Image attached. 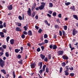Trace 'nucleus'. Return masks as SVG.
<instances>
[{
    "instance_id": "nucleus-54",
    "label": "nucleus",
    "mask_w": 78,
    "mask_h": 78,
    "mask_svg": "<svg viewBox=\"0 0 78 78\" xmlns=\"http://www.w3.org/2000/svg\"><path fill=\"white\" fill-rule=\"evenodd\" d=\"M48 13H49V14H52V12H52V11H51V10H49L48 12Z\"/></svg>"
},
{
    "instance_id": "nucleus-60",
    "label": "nucleus",
    "mask_w": 78,
    "mask_h": 78,
    "mask_svg": "<svg viewBox=\"0 0 78 78\" xmlns=\"http://www.w3.org/2000/svg\"><path fill=\"white\" fill-rule=\"evenodd\" d=\"M32 16L33 17H34V16H35V15H36V13H34V12H33L32 13Z\"/></svg>"
},
{
    "instance_id": "nucleus-30",
    "label": "nucleus",
    "mask_w": 78,
    "mask_h": 78,
    "mask_svg": "<svg viewBox=\"0 0 78 78\" xmlns=\"http://www.w3.org/2000/svg\"><path fill=\"white\" fill-rule=\"evenodd\" d=\"M65 5H66V6H69V5H70V2H68L67 3H65Z\"/></svg>"
},
{
    "instance_id": "nucleus-59",
    "label": "nucleus",
    "mask_w": 78,
    "mask_h": 78,
    "mask_svg": "<svg viewBox=\"0 0 78 78\" xmlns=\"http://www.w3.org/2000/svg\"><path fill=\"white\" fill-rule=\"evenodd\" d=\"M35 28L36 29H37V30H39V27H38V26H35Z\"/></svg>"
},
{
    "instance_id": "nucleus-9",
    "label": "nucleus",
    "mask_w": 78,
    "mask_h": 78,
    "mask_svg": "<svg viewBox=\"0 0 78 78\" xmlns=\"http://www.w3.org/2000/svg\"><path fill=\"white\" fill-rule=\"evenodd\" d=\"M15 30L16 31H22V30L20 29V28L19 27H16Z\"/></svg>"
},
{
    "instance_id": "nucleus-62",
    "label": "nucleus",
    "mask_w": 78,
    "mask_h": 78,
    "mask_svg": "<svg viewBox=\"0 0 78 78\" xmlns=\"http://www.w3.org/2000/svg\"><path fill=\"white\" fill-rule=\"evenodd\" d=\"M42 72H43L42 69H41L39 71V72L40 73H42Z\"/></svg>"
},
{
    "instance_id": "nucleus-23",
    "label": "nucleus",
    "mask_w": 78,
    "mask_h": 78,
    "mask_svg": "<svg viewBox=\"0 0 78 78\" xmlns=\"http://www.w3.org/2000/svg\"><path fill=\"white\" fill-rule=\"evenodd\" d=\"M68 71H65L64 73H65V75L66 76L69 75V73L67 72Z\"/></svg>"
},
{
    "instance_id": "nucleus-57",
    "label": "nucleus",
    "mask_w": 78,
    "mask_h": 78,
    "mask_svg": "<svg viewBox=\"0 0 78 78\" xmlns=\"http://www.w3.org/2000/svg\"><path fill=\"white\" fill-rule=\"evenodd\" d=\"M58 16L59 18H61V14L60 13L58 14Z\"/></svg>"
},
{
    "instance_id": "nucleus-28",
    "label": "nucleus",
    "mask_w": 78,
    "mask_h": 78,
    "mask_svg": "<svg viewBox=\"0 0 78 78\" xmlns=\"http://www.w3.org/2000/svg\"><path fill=\"white\" fill-rule=\"evenodd\" d=\"M69 66H66V70L65 71H69Z\"/></svg>"
},
{
    "instance_id": "nucleus-36",
    "label": "nucleus",
    "mask_w": 78,
    "mask_h": 78,
    "mask_svg": "<svg viewBox=\"0 0 78 78\" xmlns=\"http://www.w3.org/2000/svg\"><path fill=\"white\" fill-rule=\"evenodd\" d=\"M63 28L65 30H67V26H63Z\"/></svg>"
},
{
    "instance_id": "nucleus-27",
    "label": "nucleus",
    "mask_w": 78,
    "mask_h": 78,
    "mask_svg": "<svg viewBox=\"0 0 78 78\" xmlns=\"http://www.w3.org/2000/svg\"><path fill=\"white\" fill-rule=\"evenodd\" d=\"M16 25H17L18 27H21V25H22L21 23H17Z\"/></svg>"
},
{
    "instance_id": "nucleus-5",
    "label": "nucleus",
    "mask_w": 78,
    "mask_h": 78,
    "mask_svg": "<svg viewBox=\"0 0 78 78\" xmlns=\"http://www.w3.org/2000/svg\"><path fill=\"white\" fill-rule=\"evenodd\" d=\"M8 10H12V5H10L9 6L7 7Z\"/></svg>"
},
{
    "instance_id": "nucleus-35",
    "label": "nucleus",
    "mask_w": 78,
    "mask_h": 78,
    "mask_svg": "<svg viewBox=\"0 0 78 78\" xmlns=\"http://www.w3.org/2000/svg\"><path fill=\"white\" fill-rule=\"evenodd\" d=\"M12 73H13V78H16V75H15V72H14V71H13Z\"/></svg>"
},
{
    "instance_id": "nucleus-7",
    "label": "nucleus",
    "mask_w": 78,
    "mask_h": 78,
    "mask_svg": "<svg viewBox=\"0 0 78 78\" xmlns=\"http://www.w3.org/2000/svg\"><path fill=\"white\" fill-rule=\"evenodd\" d=\"M38 66H40V69H42V62L39 63Z\"/></svg>"
},
{
    "instance_id": "nucleus-16",
    "label": "nucleus",
    "mask_w": 78,
    "mask_h": 78,
    "mask_svg": "<svg viewBox=\"0 0 78 78\" xmlns=\"http://www.w3.org/2000/svg\"><path fill=\"white\" fill-rule=\"evenodd\" d=\"M73 17L74 19H76V20H78V16L76 15H73Z\"/></svg>"
},
{
    "instance_id": "nucleus-24",
    "label": "nucleus",
    "mask_w": 78,
    "mask_h": 78,
    "mask_svg": "<svg viewBox=\"0 0 78 78\" xmlns=\"http://www.w3.org/2000/svg\"><path fill=\"white\" fill-rule=\"evenodd\" d=\"M66 63H65V62H63L62 63V67H65V66H66Z\"/></svg>"
},
{
    "instance_id": "nucleus-52",
    "label": "nucleus",
    "mask_w": 78,
    "mask_h": 78,
    "mask_svg": "<svg viewBox=\"0 0 78 78\" xmlns=\"http://www.w3.org/2000/svg\"><path fill=\"white\" fill-rule=\"evenodd\" d=\"M42 29H40L38 30V33H41L42 32Z\"/></svg>"
},
{
    "instance_id": "nucleus-18",
    "label": "nucleus",
    "mask_w": 78,
    "mask_h": 78,
    "mask_svg": "<svg viewBox=\"0 0 78 78\" xmlns=\"http://www.w3.org/2000/svg\"><path fill=\"white\" fill-rule=\"evenodd\" d=\"M49 8H52L53 6V4L51 3H49Z\"/></svg>"
},
{
    "instance_id": "nucleus-13",
    "label": "nucleus",
    "mask_w": 78,
    "mask_h": 78,
    "mask_svg": "<svg viewBox=\"0 0 78 78\" xmlns=\"http://www.w3.org/2000/svg\"><path fill=\"white\" fill-rule=\"evenodd\" d=\"M1 72H2V73H3L4 75L6 74V71H5V69H2L1 70Z\"/></svg>"
},
{
    "instance_id": "nucleus-41",
    "label": "nucleus",
    "mask_w": 78,
    "mask_h": 78,
    "mask_svg": "<svg viewBox=\"0 0 78 78\" xmlns=\"http://www.w3.org/2000/svg\"><path fill=\"white\" fill-rule=\"evenodd\" d=\"M70 9H73L74 11L75 10V6H73V7H71Z\"/></svg>"
},
{
    "instance_id": "nucleus-1",
    "label": "nucleus",
    "mask_w": 78,
    "mask_h": 78,
    "mask_svg": "<svg viewBox=\"0 0 78 78\" xmlns=\"http://www.w3.org/2000/svg\"><path fill=\"white\" fill-rule=\"evenodd\" d=\"M5 61H3L2 58H0V66L1 67L3 68V66H5Z\"/></svg>"
},
{
    "instance_id": "nucleus-14",
    "label": "nucleus",
    "mask_w": 78,
    "mask_h": 78,
    "mask_svg": "<svg viewBox=\"0 0 78 78\" xmlns=\"http://www.w3.org/2000/svg\"><path fill=\"white\" fill-rule=\"evenodd\" d=\"M38 8L39 9H40V10H42V9H44V7L41 5L40 6H39Z\"/></svg>"
},
{
    "instance_id": "nucleus-19",
    "label": "nucleus",
    "mask_w": 78,
    "mask_h": 78,
    "mask_svg": "<svg viewBox=\"0 0 78 78\" xmlns=\"http://www.w3.org/2000/svg\"><path fill=\"white\" fill-rule=\"evenodd\" d=\"M30 66L31 67V68H34L35 67V64L32 63L31 65H30Z\"/></svg>"
},
{
    "instance_id": "nucleus-29",
    "label": "nucleus",
    "mask_w": 78,
    "mask_h": 78,
    "mask_svg": "<svg viewBox=\"0 0 78 78\" xmlns=\"http://www.w3.org/2000/svg\"><path fill=\"white\" fill-rule=\"evenodd\" d=\"M10 38V37L9 36H8L6 38V40L7 41V42H8V41H9V39Z\"/></svg>"
},
{
    "instance_id": "nucleus-4",
    "label": "nucleus",
    "mask_w": 78,
    "mask_h": 78,
    "mask_svg": "<svg viewBox=\"0 0 78 78\" xmlns=\"http://www.w3.org/2000/svg\"><path fill=\"white\" fill-rule=\"evenodd\" d=\"M73 31V36H75L76 34H77V33H78V31L76 30L75 29H74V30Z\"/></svg>"
},
{
    "instance_id": "nucleus-37",
    "label": "nucleus",
    "mask_w": 78,
    "mask_h": 78,
    "mask_svg": "<svg viewBox=\"0 0 78 78\" xmlns=\"http://www.w3.org/2000/svg\"><path fill=\"white\" fill-rule=\"evenodd\" d=\"M0 51H2V52H3V51H4L3 48L2 47H0Z\"/></svg>"
},
{
    "instance_id": "nucleus-25",
    "label": "nucleus",
    "mask_w": 78,
    "mask_h": 78,
    "mask_svg": "<svg viewBox=\"0 0 78 78\" xmlns=\"http://www.w3.org/2000/svg\"><path fill=\"white\" fill-rule=\"evenodd\" d=\"M45 67H46V65H44L43 66L42 68V69L44 72L45 71Z\"/></svg>"
},
{
    "instance_id": "nucleus-42",
    "label": "nucleus",
    "mask_w": 78,
    "mask_h": 78,
    "mask_svg": "<svg viewBox=\"0 0 78 78\" xmlns=\"http://www.w3.org/2000/svg\"><path fill=\"white\" fill-rule=\"evenodd\" d=\"M53 16H56V12H54L52 13Z\"/></svg>"
},
{
    "instance_id": "nucleus-20",
    "label": "nucleus",
    "mask_w": 78,
    "mask_h": 78,
    "mask_svg": "<svg viewBox=\"0 0 78 78\" xmlns=\"http://www.w3.org/2000/svg\"><path fill=\"white\" fill-rule=\"evenodd\" d=\"M41 6H42L44 8L45 6V3L44 2H42L41 3Z\"/></svg>"
},
{
    "instance_id": "nucleus-45",
    "label": "nucleus",
    "mask_w": 78,
    "mask_h": 78,
    "mask_svg": "<svg viewBox=\"0 0 78 78\" xmlns=\"http://www.w3.org/2000/svg\"><path fill=\"white\" fill-rule=\"evenodd\" d=\"M18 19L20 20H22V18L21 17V16H19L18 17Z\"/></svg>"
},
{
    "instance_id": "nucleus-11",
    "label": "nucleus",
    "mask_w": 78,
    "mask_h": 78,
    "mask_svg": "<svg viewBox=\"0 0 78 78\" xmlns=\"http://www.w3.org/2000/svg\"><path fill=\"white\" fill-rule=\"evenodd\" d=\"M28 34L29 36H32V32H31V31L29 30L28 31Z\"/></svg>"
},
{
    "instance_id": "nucleus-12",
    "label": "nucleus",
    "mask_w": 78,
    "mask_h": 78,
    "mask_svg": "<svg viewBox=\"0 0 78 78\" xmlns=\"http://www.w3.org/2000/svg\"><path fill=\"white\" fill-rule=\"evenodd\" d=\"M36 6V3H34V5L32 7V11H33V9L35 8Z\"/></svg>"
},
{
    "instance_id": "nucleus-55",
    "label": "nucleus",
    "mask_w": 78,
    "mask_h": 78,
    "mask_svg": "<svg viewBox=\"0 0 78 78\" xmlns=\"http://www.w3.org/2000/svg\"><path fill=\"white\" fill-rule=\"evenodd\" d=\"M44 42L45 44H47L48 43V40H44Z\"/></svg>"
},
{
    "instance_id": "nucleus-49",
    "label": "nucleus",
    "mask_w": 78,
    "mask_h": 78,
    "mask_svg": "<svg viewBox=\"0 0 78 78\" xmlns=\"http://www.w3.org/2000/svg\"><path fill=\"white\" fill-rule=\"evenodd\" d=\"M41 50L42 51H44V46H41Z\"/></svg>"
},
{
    "instance_id": "nucleus-53",
    "label": "nucleus",
    "mask_w": 78,
    "mask_h": 78,
    "mask_svg": "<svg viewBox=\"0 0 78 78\" xmlns=\"http://www.w3.org/2000/svg\"><path fill=\"white\" fill-rule=\"evenodd\" d=\"M2 47L4 49H5V48H6V45H2Z\"/></svg>"
},
{
    "instance_id": "nucleus-38",
    "label": "nucleus",
    "mask_w": 78,
    "mask_h": 78,
    "mask_svg": "<svg viewBox=\"0 0 78 78\" xmlns=\"http://www.w3.org/2000/svg\"><path fill=\"white\" fill-rule=\"evenodd\" d=\"M23 28H24L25 31H27V27L26 26H24L23 27Z\"/></svg>"
},
{
    "instance_id": "nucleus-48",
    "label": "nucleus",
    "mask_w": 78,
    "mask_h": 78,
    "mask_svg": "<svg viewBox=\"0 0 78 78\" xmlns=\"http://www.w3.org/2000/svg\"><path fill=\"white\" fill-rule=\"evenodd\" d=\"M17 58L18 59L21 58V55H19L17 56Z\"/></svg>"
},
{
    "instance_id": "nucleus-56",
    "label": "nucleus",
    "mask_w": 78,
    "mask_h": 78,
    "mask_svg": "<svg viewBox=\"0 0 78 78\" xmlns=\"http://www.w3.org/2000/svg\"><path fill=\"white\" fill-rule=\"evenodd\" d=\"M59 33L60 36H62V31H59Z\"/></svg>"
},
{
    "instance_id": "nucleus-31",
    "label": "nucleus",
    "mask_w": 78,
    "mask_h": 78,
    "mask_svg": "<svg viewBox=\"0 0 78 78\" xmlns=\"http://www.w3.org/2000/svg\"><path fill=\"white\" fill-rule=\"evenodd\" d=\"M5 55L6 57H9V53H8V52H6L5 53Z\"/></svg>"
},
{
    "instance_id": "nucleus-22",
    "label": "nucleus",
    "mask_w": 78,
    "mask_h": 78,
    "mask_svg": "<svg viewBox=\"0 0 78 78\" xmlns=\"http://www.w3.org/2000/svg\"><path fill=\"white\" fill-rule=\"evenodd\" d=\"M55 29H59V26L58 25H55Z\"/></svg>"
},
{
    "instance_id": "nucleus-46",
    "label": "nucleus",
    "mask_w": 78,
    "mask_h": 78,
    "mask_svg": "<svg viewBox=\"0 0 78 78\" xmlns=\"http://www.w3.org/2000/svg\"><path fill=\"white\" fill-rule=\"evenodd\" d=\"M70 75L71 76H73L74 75H75V74L74 73H70Z\"/></svg>"
},
{
    "instance_id": "nucleus-21",
    "label": "nucleus",
    "mask_w": 78,
    "mask_h": 78,
    "mask_svg": "<svg viewBox=\"0 0 78 78\" xmlns=\"http://www.w3.org/2000/svg\"><path fill=\"white\" fill-rule=\"evenodd\" d=\"M44 22L45 23H46V25H48V26H49L50 25V24H48V21L47 20H44Z\"/></svg>"
},
{
    "instance_id": "nucleus-63",
    "label": "nucleus",
    "mask_w": 78,
    "mask_h": 78,
    "mask_svg": "<svg viewBox=\"0 0 78 78\" xmlns=\"http://www.w3.org/2000/svg\"><path fill=\"white\" fill-rule=\"evenodd\" d=\"M3 28V26L2 24L0 25V28L2 29Z\"/></svg>"
},
{
    "instance_id": "nucleus-2",
    "label": "nucleus",
    "mask_w": 78,
    "mask_h": 78,
    "mask_svg": "<svg viewBox=\"0 0 78 78\" xmlns=\"http://www.w3.org/2000/svg\"><path fill=\"white\" fill-rule=\"evenodd\" d=\"M27 13L28 15L29 16H31V9L30 8L28 9Z\"/></svg>"
},
{
    "instance_id": "nucleus-34",
    "label": "nucleus",
    "mask_w": 78,
    "mask_h": 78,
    "mask_svg": "<svg viewBox=\"0 0 78 78\" xmlns=\"http://www.w3.org/2000/svg\"><path fill=\"white\" fill-rule=\"evenodd\" d=\"M40 51H41V49L40 47H39L37 49V52H39Z\"/></svg>"
},
{
    "instance_id": "nucleus-47",
    "label": "nucleus",
    "mask_w": 78,
    "mask_h": 78,
    "mask_svg": "<svg viewBox=\"0 0 78 78\" xmlns=\"http://www.w3.org/2000/svg\"><path fill=\"white\" fill-rule=\"evenodd\" d=\"M3 32L5 33H6V32H7V30L4 29L3 30Z\"/></svg>"
},
{
    "instance_id": "nucleus-32",
    "label": "nucleus",
    "mask_w": 78,
    "mask_h": 78,
    "mask_svg": "<svg viewBox=\"0 0 78 78\" xmlns=\"http://www.w3.org/2000/svg\"><path fill=\"white\" fill-rule=\"evenodd\" d=\"M48 37V35L47 34H44V38L46 39Z\"/></svg>"
},
{
    "instance_id": "nucleus-50",
    "label": "nucleus",
    "mask_w": 78,
    "mask_h": 78,
    "mask_svg": "<svg viewBox=\"0 0 78 78\" xmlns=\"http://www.w3.org/2000/svg\"><path fill=\"white\" fill-rule=\"evenodd\" d=\"M23 34H25V35H27V32L25 31H24L23 32Z\"/></svg>"
},
{
    "instance_id": "nucleus-10",
    "label": "nucleus",
    "mask_w": 78,
    "mask_h": 78,
    "mask_svg": "<svg viewBox=\"0 0 78 78\" xmlns=\"http://www.w3.org/2000/svg\"><path fill=\"white\" fill-rule=\"evenodd\" d=\"M40 57L41 58V59H44V58H45V55L41 54H40Z\"/></svg>"
},
{
    "instance_id": "nucleus-40",
    "label": "nucleus",
    "mask_w": 78,
    "mask_h": 78,
    "mask_svg": "<svg viewBox=\"0 0 78 78\" xmlns=\"http://www.w3.org/2000/svg\"><path fill=\"white\" fill-rule=\"evenodd\" d=\"M44 61L45 62H48V58L47 57H45L44 59Z\"/></svg>"
},
{
    "instance_id": "nucleus-51",
    "label": "nucleus",
    "mask_w": 78,
    "mask_h": 78,
    "mask_svg": "<svg viewBox=\"0 0 78 78\" xmlns=\"http://www.w3.org/2000/svg\"><path fill=\"white\" fill-rule=\"evenodd\" d=\"M4 53H3V52H0V57L3 55Z\"/></svg>"
},
{
    "instance_id": "nucleus-44",
    "label": "nucleus",
    "mask_w": 78,
    "mask_h": 78,
    "mask_svg": "<svg viewBox=\"0 0 78 78\" xmlns=\"http://www.w3.org/2000/svg\"><path fill=\"white\" fill-rule=\"evenodd\" d=\"M46 72H47V73H48V72H49L48 68L47 67H46Z\"/></svg>"
},
{
    "instance_id": "nucleus-17",
    "label": "nucleus",
    "mask_w": 78,
    "mask_h": 78,
    "mask_svg": "<svg viewBox=\"0 0 78 78\" xmlns=\"http://www.w3.org/2000/svg\"><path fill=\"white\" fill-rule=\"evenodd\" d=\"M20 51V49H16L15 50V52L17 53H19Z\"/></svg>"
},
{
    "instance_id": "nucleus-26",
    "label": "nucleus",
    "mask_w": 78,
    "mask_h": 78,
    "mask_svg": "<svg viewBox=\"0 0 78 78\" xmlns=\"http://www.w3.org/2000/svg\"><path fill=\"white\" fill-rule=\"evenodd\" d=\"M14 40L11 39L10 41V44H14Z\"/></svg>"
},
{
    "instance_id": "nucleus-61",
    "label": "nucleus",
    "mask_w": 78,
    "mask_h": 78,
    "mask_svg": "<svg viewBox=\"0 0 78 78\" xmlns=\"http://www.w3.org/2000/svg\"><path fill=\"white\" fill-rule=\"evenodd\" d=\"M62 68L60 67V73H61V72H62Z\"/></svg>"
},
{
    "instance_id": "nucleus-6",
    "label": "nucleus",
    "mask_w": 78,
    "mask_h": 78,
    "mask_svg": "<svg viewBox=\"0 0 78 78\" xmlns=\"http://www.w3.org/2000/svg\"><path fill=\"white\" fill-rule=\"evenodd\" d=\"M62 58L63 59H69L68 57L66 55H63Z\"/></svg>"
},
{
    "instance_id": "nucleus-8",
    "label": "nucleus",
    "mask_w": 78,
    "mask_h": 78,
    "mask_svg": "<svg viewBox=\"0 0 78 78\" xmlns=\"http://www.w3.org/2000/svg\"><path fill=\"white\" fill-rule=\"evenodd\" d=\"M0 36L1 37H5V35H4V33L3 32H0Z\"/></svg>"
},
{
    "instance_id": "nucleus-33",
    "label": "nucleus",
    "mask_w": 78,
    "mask_h": 78,
    "mask_svg": "<svg viewBox=\"0 0 78 78\" xmlns=\"http://www.w3.org/2000/svg\"><path fill=\"white\" fill-rule=\"evenodd\" d=\"M69 69L70 70H73V67L72 66H70L69 68Z\"/></svg>"
},
{
    "instance_id": "nucleus-39",
    "label": "nucleus",
    "mask_w": 78,
    "mask_h": 78,
    "mask_svg": "<svg viewBox=\"0 0 78 78\" xmlns=\"http://www.w3.org/2000/svg\"><path fill=\"white\" fill-rule=\"evenodd\" d=\"M21 37L22 39H24L25 37V35L24 34H23L21 35Z\"/></svg>"
},
{
    "instance_id": "nucleus-64",
    "label": "nucleus",
    "mask_w": 78,
    "mask_h": 78,
    "mask_svg": "<svg viewBox=\"0 0 78 78\" xmlns=\"http://www.w3.org/2000/svg\"><path fill=\"white\" fill-rule=\"evenodd\" d=\"M4 27H6V23L5 22L3 23Z\"/></svg>"
},
{
    "instance_id": "nucleus-3",
    "label": "nucleus",
    "mask_w": 78,
    "mask_h": 78,
    "mask_svg": "<svg viewBox=\"0 0 78 78\" xmlns=\"http://www.w3.org/2000/svg\"><path fill=\"white\" fill-rule=\"evenodd\" d=\"M58 55H62L63 54V51H59L57 52Z\"/></svg>"
},
{
    "instance_id": "nucleus-58",
    "label": "nucleus",
    "mask_w": 78,
    "mask_h": 78,
    "mask_svg": "<svg viewBox=\"0 0 78 78\" xmlns=\"http://www.w3.org/2000/svg\"><path fill=\"white\" fill-rule=\"evenodd\" d=\"M48 58L49 59H51V55L50 54L48 55Z\"/></svg>"
},
{
    "instance_id": "nucleus-43",
    "label": "nucleus",
    "mask_w": 78,
    "mask_h": 78,
    "mask_svg": "<svg viewBox=\"0 0 78 78\" xmlns=\"http://www.w3.org/2000/svg\"><path fill=\"white\" fill-rule=\"evenodd\" d=\"M44 44V43H39L38 44V45H40V46H42V45H43Z\"/></svg>"
},
{
    "instance_id": "nucleus-15",
    "label": "nucleus",
    "mask_w": 78,
    "mask_h": 78,
    "mask_svg": "<svg viewBox=\"0 0 78 78\" xmlns=\"http://www.w3.org/2000/svg\"><path fill=\"white\" fill-rule=\"evenodd\" d=\"M57 48V46L56 45H53L52 49L53 50H55Z\"/></svg>"
}]
</instances>
